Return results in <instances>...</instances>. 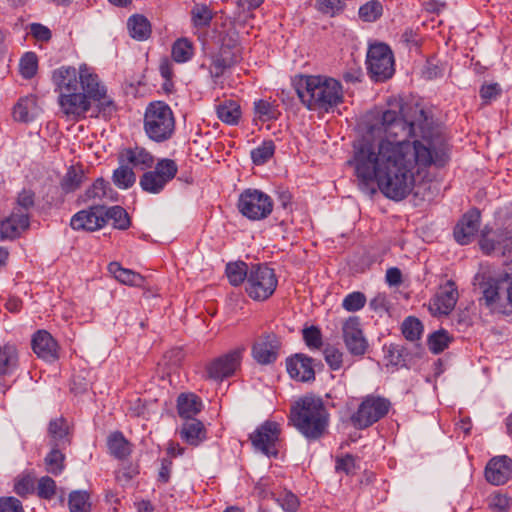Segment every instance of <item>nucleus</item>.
<instances>
[{
    "label": "nucleus",
    "mask_w": 512,
    "mask_h": 512,
    "mask_svg": "<svg viewBox=\"0 0 512 512\" xmlns=\"http://www.w3.org/2000/svg\"><path fill=\"white\" fill-rule=\"evenodd\" d=\"M411 118L386 110L354 145L357 178L364 184L375 181L381 193L400 201L413 190L415 177L432 164L447 161L444 148H436L432 118L424 109L411 107Z\"/></svg>",
    "instance_id": "obj_1"
},
{
    "label": "nucleus",
    "mask_w": 512,
    "mask_h": 512,
    "mask_svg": "<svg viewBox=\"0 0 512 512\" xmlns=\"http://www.w3.org/2000/svg\"><path fill=\"white\" fill-rule=\"evenodd\" d=\"M51 80L58 93L60 111L70 121L85 119L93 107L96 115L108 116L116 111L106 85L87 63L78 68L63 65L52 72Z\"/></svg>",
    "instance_id": "obj_2"
},
{
    "label": "nucleus",
    "mask_w": 512,
    "mask_h": 512,
    "mask_svg": "<svg viewBox=\"0 0 512 512\" xmlns=\"http://www.w3.org/2000/svg\"><path fill=\"white\" fill-rule=\"evenodd\" d=\"M301 103L309 110L329 112L343 101L339 81L320 75H302L294 83Z\"/></svg>",
    "instance_id": "obj_3"
},
{
    "label": "nucleus",
    "mask_w": 512,
    "mask_h": 512,
    "mask_svg": "<svg viewBox=\"0 0 512 512\" xmlns=\"http://www.w3.org/2000/svg\"><path fill=\"white\" fill-rule=\"evenodd\" d=\"M290 422L308 440L321 438L329 424V413L323 400L305 395L291 407Z\"/></svg>",
    "instance_id": "obj_4"
},
{
    "label": "nucleus",
    "mask_w": 512,
    "mask_h": 512,
    "mask_svg": "<svg viewBox=\"0 0 512 512\" xmlns=\"http://www.w3.org/2000/svg\"><path fill=\"white\" fill-rule=\"evenodd\" d=\"M175 118L168 104L162 101L150 103L144 114V130L153 141L161 143L171 138Z\"/></svg>",
    "instance_id": "obj_5"
},
{
    "label": "nucleus",
    "mask_w": 512,
    "mask_h": 512,
    "mask_svg": "<svg viewBox=\"0 0 512 512\" xmlns=\"http://www.w3.org/2000/svg\"><path fill=\"white\" fill-rule=\"evenodd\" d=\"M391 407V402L382 396L370 394L364 397L350 420L359 430L366 429L385 417Z\"/></svg>",
    "instance_id": "obj_6"
},
{
    "label": "nucleus",
    "mask_w": 512,
    "mask_h": 512,
    "mask_svg": "<svg viewBox=\"0 0 512 512\" xmlns=\"http://www.w3.org/2000/svg\"><path fill=\"white\" fill-rule=\"evenodd\" d=\"M366 64L368 73L375 82L386 81L394 75V56L387 44L375 43L370 45Z\"/></svg>",
    "instance_id": "obj_7"
},
{
    "label": "nucleus",
    "mask_w": 512,
    "mask_h": 512,
    "mask_svg": "<svg viewBox=\"0 0 512 512\" xmlns=\"http://www.w3.org/2000/svg\"><path fill=\"white\" fill-rule=\"evenodd\" d=\"M274 270L266 265H252L246 282V292L254 300L268 299L277 287Z\"/></svg>",
    "instance_id": "obj_8"
},
{
    "label": "nucleus",
    "mask_w": 512,
    "mask_h": 512,
    "mask_svg": "<svg viewBox=\"0 0 512 512\" xmlns=\"http://www.w3.org/2000/svg\"><path fill=\"white\" fill-rule=\"evenodd\" d=\"M239 212L249 220H262L267 218L273 210L271 197L257 189H246L238 198Z\"/></svg>",
    "instance_id": "obj_9"
},
{
    "label": "nucleus",
    "mask_w": 512,
    "mask_h": 512,
    "mask_svg": "<svg viewBox=\"0 0 512 512\" xmlns=\"http://www.w3.org/2000/svg\"><path fill=\"white\" fill-rule=\"evenodd\" d=\"M153 167V170L143 173L140 177L139 185L147 193L159 194L174 179L178 172V166L174 160L164 158L158 160Z\"/></svg>",
    "instance_id": "obj_10"
},
{
    "label": "nucleus",
    "mask_w": 512,
    "mask_h": 512,
    "mask_svg": "<svg viewBox=\"0 0 512 512\" xmlns=\"http://www.w3.org/2000/svg\"><path fill=\"white\" fill-rule=\"evenodd\" d=\"M506 280V278L494 276L489 268H481L473 279L475 290L481 294L480 303L492 311L496 310L501 300V285Z\"/></svg>",
    "instance_id": "obj_11"
},
{
    "label": "nucleus",
    "mask_w": 512,
    "mask_h": 512,
    "mask_svg": "<svg viewBox=\"0 0 512 512\" xmlns=\"http://www.w3.org/2000/svg\"><path fill=\"white\" fill-rule=\"evenodd\" d=\"M280 426L274 421H265L253 433L250 434V441L256 451L268 457H275L278 454L276 444L280 436Z\"/></svg>",
    "instance_id": "obj_12"
},
{
    "label": "nucleus",
    "mask_w": 512,
    "mask_h": 512,
    "mask_svg": "<svg viewBox=\"0 0 512 512\" xmlns=\"http://www.w3.org/2000/svg\"><path fill=\"white\" fill-rule=\"evenodd\" d=\"M245 347H237L228 353L214 359L207 365L206 372L209 379L222 381L230 377L239 367Z\"/></svg>",
    "instance_id": "obj_13"
},
{
    "label": "nucleus",
    "mask_w": 512,
    "mask_h": 512,
    "mask_svg": "<svg viewBox=\"0 0 512 512\" xmlns=\"http://www.w3.org/2000/svg\"><path fill=\"white\" fill-rule=\"evenodd\" d=\"M480 247L486 254L496 253L501 256L512 253V217L508 218L503 229L496 231L491 237L483 235Z\"/></svg>",
    "instance_id": "obj_14"
},
{
    "label": "nucleus",
    "mask_w": 512,
    "mask_h": 512,
    "mask_svg": "<svg viewBox=\"0 0 512 512\" xmlns=\"http://www.w3.org/2000/svg\"><path fill=\"white\" fill-rule=\"evenodd\" d=\"M280 341L274 332H264L252 345V356L262 365L276 361L280 349Z\"/></svg>",
    "instance_id": "obj_15"
},
{
    "label": "nucleus",
    "mask_w": 512,
    "mask_h": 512,
    "mask_svg": "<svg viewBox=\"0 0 512 512\" xmlns=\"http://www.w3.org/2000/svg\"><path fill=\"white\" fill-rule=\"evenodd\" d=\"M343 339L348 351L355 356L363 355L368 347L362 329L360 320L357 316L349 317L342 327Z\"/></svg>",
    "instance_id": "obj_16"
},
{
    "label": "nucleus",
    "mask_w": 512,
    "mask_h": 512,
    "mask_svg": "<svg viewBox=\"0 0 512 512\" xmlns=\"http://www.w3.org/2000/svg\"><path fill=\"white\" fill-rule=\"evenodd\" d=\"M106 224L104 217V206L96 205L88 210L77 212L70 221V226L74 230L95 231Z\"/></svg>",
    "instance_id": "obj_17"
},
{
    "label": "nucleus",
    "mask_w": 512,
    "mask_h": 512,
    "mask_svg": "<svg viewBox=\"0 0 512 512\" xmlns=\"http://www.w3.org/2000/svg\"><path fill=\"white\" fill-rule=\"evenodd\" d=\"M313 359L305 354L298 353L286 360V369L290 377L299 382H312L315 380Z\"/></svg>",
    "instance_id": "obj_18"
},
{
    "label": "nucleus",
    "mask_w": 512,
    "mask_h": 512,
    "mask_svg": "<svg viewBox=\"0 0 512 512\" xmlns=\"http://www.w3.org/2000/svg\"><path fill=\"white\" fill-rule=\"evenodd\" d=\"M31 344L34 353L46 362H55L60 357L57 341L46 330L37 331L32 337Z\"/></svg>",
    "instance_id": "obj_19"
},
{
    "label": "nucleus",
    "mask_w": 512,
    "mask_h": 512,
    "mask_svg": "<svg viewBox=\"0 0 512 512\" xmlns=\"http://www.w3.org/2000/svg\"><path fill=\"white\" fill-rule=\"evenodd\" d=\"M480 212L472 209L465 213L454 229V238L461 245L469 244L477 234L480 226Z\"/></svg>",
    "instance_id": "obj_20"
},
{
    "label": "nucleus",
    "mask_w": 512,
    "mask_h": 512,
    "mask_svg": "<svg viewBox=\"0 0 512 512\" xmlns=\"http://www.w3.org/2000/svg\"><path fill=\"white\" fill-rule=\"evenodd\" d=\"M512 473V460L506 456L493 457L485 467V478L492 485H503Z\"/></svg>",
    "instance_id": "obj_21"
},
{
    "label": "nucleus",
    "mask_w": 512,
    "mask_h": 512,
    "mask_svg": "<svg viewBox=\"0 0 512 512\" xmlns=\"http://www.w3.org/2000/svg\"><path fill=\"white\" fill-rule=\"evenodd\" d=\"M458 300V290L455 283L447 281L433 298L430 308L434 314L448 315L455 307Z\"/></svg>",
    "instance_id": "obj_22"
},
{
    "label": "nucleus",
    "mask_w": 512,
    "mask_h": 512,
    "mask_svg": "<svg viewBox=\"0 0 512 512\" xmlns=\"http://www.w3.org/2000/svg\"><path fill=\"white\" fill-rule=\"evenodd\" d=\"M154 156L145 148L140 146L123 149L119 153V163L128 164L133 169L147 170L154 166Z\"/></svg>",
    "instance_id": "obj_23"
},
{
    "label": "nucleus",
    "mask_w": 512,
    "mask_h": 512,
    "mask_svg": "<svg viewBox=\"0 0 512 512\" xmlns=\"http://www.w3.org/2000/svg\"><path fill=\"white\" fill-rule=\"evenodd\" d=\"M30 220L29 214L22 212L13 211L9 217L3 220L0 224L1 238L4 239H15L21 235V233L29 228Z\"/></svg>",
    "instance_id": "obj_24"
},
{
    "label": "nucleus",
    "mask_w": 512,
    "mask_h": 512,
    "mask_svg": "<svg viewBox=\"0 0 512 512\" xmlns=\"http://www.w3.org/2000/svg\"><path fill=\"white\" fill-rule=\"evenodd\" d=\"M179 436L187 444L196 447L207 439V431L201 421L188 419L182 424Z\"/></svg>",
    "instance_id": "obj_25"
},
{
    "label": "nucleus",
    "mask_w": 512,
    "mask_h": 512,
    "mask_svg": "<svg viewBox=\"0 0 512 512\" xmlns=\"http://www.w3.org/2000/svg\"><path fill=\"white\" fill-rule=\"evenodd\" d=\"M37 98L34 95H28L18 100L13 108V117L19 122H30L39 113Z\"/></svg>",
    "instance_id": "obj_26"
},
{
    "label": "nucleus",
    "mask_w": 512,
    "mask_h": 512,
    "mask_svg": "<svg viewBox=\"0 0 512 512\" xmlns=\"http://www.w3.org/2000/svg\"><path fill=\"white\" fill-rule=\"evenodd\" d=\"M202 409V402L198 396L195 394H180L177 399V410L178 414L181 418L195 419V415H197Z\"/></svg>",
    "instance_id": "obj_27"
},
{
    "label": "nucleus",
    "mask_w": 512,
    "mask_h": 512,
    "mask_svg": "<svg viewBox=\"0 0 512 512\" xmlns=\"http://www.w3.org/2000/svg\"><path fill=\"white\" fill-rule=\"evenodd\" d=\"M108 271L117 281L125 285L140 287L145 281L142 275L123 268L118 262H111L108 265Z\"/></svg>",
    "instance_id": "obj_28"
},
{
    "label": "nucleus",
    "mask_w": 512,
    "mask_h": 512,
    "mask_svg": "<svg viewBox=\"0 0 512 512\" xmlns=\"http://www.w3.org/2000/svg\"><path fill=\"white\" fill-rule=\"evenodd\" d=\"M127 28L133 39L138 41L147 40L152 32L149 20L143 15H133L128 19Z\"/></svg>",
    "instance_id": "obj_29"
},
{
    "label": "nucleus",
    "mask_w": 512,
    "mask_h": 512,
    "mask_svg": "<svg viewBox=\"0 0 512 512\" xmlns=\"http://www.w3.org/2000/svg\"><path fill=\"white\" fill-rule=\"evenodd\" d=\"M60 447L58 443L52 444L51 451L44 458L46 471L54 476L60 475L65 469V455Z\"/></svg>",
    "instance_id": "obj_30"
},
{
    "label": "nucleus",
    "mask_w": 512,
    "mask_h": 512,
    "mask_svg": "<svg viewBox=\"0 0 512 512\" xmlns=\"http://www.w3.org/2000/svg\"><path fill=\"white\" fill-rule=\"evenodd\" d=\"M194 45L188 38H178L172 45L171 56L177 63H185L192 59Z\"/></svg>",
    "instance_id": "obj_31"
},
{
    "label": "nucleus",
    "mask_w": 512,
    "mask_h": 512,
    "mask_svg": "<svg viewBox=\"0 0 512 512\" xmlns=\"http://www.w3.org/2000/svg\"><path fill=\"white\" fill-rule=\"evenodd\" d=\"M107 446L111 455L117 459H124L130 454L128 441L121 432H113L107 440Z\"/></svg>",
    "instance_id": "obj_32"
},
{
    "label": "nucleus",
    "mask_w": 512,
    "mask_h": 512,
    "mask_svg": "<svg viewBox=\"0 0 512 512\" xmlns=\"http://www.w3.org/2000/svg\"><path fill=\"white\" fill-rule=\"evenodd\" d=\"M18 365V351L15 345L6 344L0 347V374L13 371Z\"/></svg>",
    "instance_id": "obj_33"
},
{
    "label": "nucleus",
    "mask_w": 512,
    "mask_h": 512,
    "mask_svg": "<svg viewBox=\"0 0 512 512\" xmlns=\"http://www.w3.org/2000/svg\"><path fill=\"white\" fill-rule=\"evenodd\" d=\"M48 433L53 443H58V446H64L69 444L70 441L68 436V424L64 418H56L50 421L48 427Z\"/></svg>",
    "instance_id": "obj_34"
},
{
    "label": "nucleus",
    "mask_w": 512,
    "mask_h": 512,
    "mask_svg": "<svg viewBox=\"0 0 512 512\" xmlns=\"http://www.w3.org/2000/svg\"><path fill=\"white\" fill-rule=\"evenodd\" d=\"M70 512H91L90 494L84 490H74L69 494Z\"/></svg>",
    "instance_id": "obj_35"
},
{
    "label": "nucleus",
    "mask_w": 512,
    "mask_h": 512,
    "mask_svg": "<svg viewBox=\"0 0 512 512\" xmlns=\"http://www.w3.org/2000/svg\"><path fill=\"white\" fill-rule=\"evenodd\" d=\"M218 118L229 125L238 123L241 117L240 106L234 101H227L217 107Z\"/></svg>",
    "instance_id": "obj_36"
},
{
    "label": "nucleus",
    "mask_w": 512,
    "mask_h": 512,
    "mask_svg": "<svg viewBox=\"0 0 512 512\" xmlns=\"http://www.w3.org/2000/svg\"><path fill=\"white\" fill-rule=\"evenodd\" d=\"M382 15L383 5L378 0H370L361 5L358 10V16L363 22H376L382 17Z\"/></svg>",
    "instance_id": "obj_37"
},
{
    "label": "nucleus",
    "mask_w": 512,
    "mask_h": 512,
    "mask_svg": "<svg viewBox=\"0 0 512 512\" xmlns=\"http://www.w3.org/2000/svg\"><path fill=\"white\" fill-rule=\"evenodd\" d=\"M250 269L243 261L231 262L226 265V275L231 285L238 286L248 279Z\"/></svg>",
    "instance_id": "obj_38"
},
{
    "label": "nucleus",
    "mask_w": 512,
    "mask_h": 512,
    "mask_svg": "<svg viewBox=\"0 0 512 512\" xmlns=\"http://www.w3.org/2000/svg\"><path fill=\"white\" fill-rule=\"evenodd\" d=\"M112 179L118 188L128 189L134 185L136 176L132 167L128 164H120V166L114 170Z\"/></svg>",
    "instance_id": "obj_39"
},
{
    "label": "nucleus",
    "mask_w": 512,
    "mask_h": 512,
    "mask_svg": "<svg viewBox=\"0 0 512 512\" xmlns=\"http://www.w3.org/2000/svg\"><path fill=\"white\" fill-rule=\"evenodd\" d=\"M104 217H106V222L112 220L113 226L120 230L128 229L131 224L128 213L121 206H113L108 209L104 208Z\"/></svg>",
    "instance_id": "obj_40"
},
{
    "label": "nucleus",
    "mask_w": 512,
    "mask_h": 512,
    "mask_svg": "<svg viewBox=\"0 0 512 512\" xmlns=\"http://www.w3.org/2000/svg\"><path fill=\"white\" fill-rule=\"evenodd\" d=\"M191 20L195 27L206 28L213 19V12L206 4H195L191 9Z\"/></svg>",
    "instance_id": "obj_41"
},
{
    "label": "nucleus",
    "mask_w": 512,
    "mask_h": 512,
    "mask_svg": "<svg viewBox=\"0 0 512 512\" xmlns=\"http://www.w3.org/2000/svg\"><path fill=\"white\" fill-rule=\"evenodd\" d=\"M84 179V173L80 168L70 167L61 181L64 192L70 193L77 190Z\"/></svg>",
    "instance_id": "obj_42"
},
{
    "label": "nucleus",
    "mask_w": 512,
    "mask_h": 512,
    "mask_svg": "<svg viewBox=\"0 0 512 512\" xmlns=\"http://www.w3.org/2000/svg\"><path fill=\"white\" fill-rule=\"evenodd\" d=\"M401 330L405 339L413 342L420 339L423 325L418 318L409 316L403 321Z\"/></svg>",
    "instance_id": "obj_43"
},
{
    "label": "nucleus",
    "mask_w": 512,
    "mask_h": 512,
    "mask_svg": "<svg viewBox=\"0 0 512 512\" xmlns=\"http://www.w3.org/2000/svg\"><path fill=\"white\" fill-rule=\"evenodd\" d=\"M274 152V142L272 140H266L251 151V158L255 165H263L274 155Z\"/></svg>",
    "instance_id": "obj_44"
},
{
    "label": "nucleus",
    "mask_w": 512,
    "mask_h": 512,
    "mask_svg": "<svg viewBox=\"0 0 512 512\" xmlns=\"http://www.w3.org/2000/svg\"><path fill=\"white\" fill-rule=\"evenodd\" d=\"M451 342L449 333L443 329L432 333L428 338V347L434 354H439L448 348Z\"/></svg>",
    "instance_id": "obj_45"
},
{
    "label": "nucleus",
    "mask_w": 512,
    "mask_h": 512,
    "mask_svg": "<svg viewBox=\"0 0 512 512\" xmlns=\"http://www.w3.org/2000/svg\"><path fill=\"white\" fill-rule=\"evenodd\" d=\"M38 69V58L34 52H26L20 59L19 72L25 79L35 76Z\"/></svg>",
    "instance_id": "obj_46"
},
{
    "label": "nucleus",
    "mask_w": 512,
    "mask_h": 512,
    "mask_svg": "<svg viewBox=\"0 0 512 512\" xmlns=\"http://www.w3.org/2000/svg\"><path fill=\"white\" fill-rule=\"evenodd\" d=\"M346 7L344 0H316L315 8L320 13L329 17H335L344 11Z\"/></svg>",
    "instance_id": "obj_47"
},
{
    "label": "nucleus",
    "mask_w": 512,
    "mask_h": 512,
    "mask_svg": "<svg viewBox=\"0 0 512 512\" xmlns=\"http://www.w3.org/2000/svg\"><path fill=\"white\" fill-rule=\"evenodd\" d=\"M255 116L263 121H270L277 118V109L267 100H257L254 102Z\"/></svg>",
    "instance_id": "obj_48"
},
{
    "label": "nucleus",
    "mask_w": 512,
    "mask_h": 512,
    "mask_svg": "<svg viewBox=\"0 0 512 512\" xmlns=\"http://www.w3.org/2000/svg\"><path fill=\"white\" fill-rule=\"evenodd\" d=\"M111 190L109 183L104 179H97L91 187H89L84 195V201L93 199H103L107 196V191Z\"/></svg>",
    "instance_id": "obj_49"
},
{
    "label": "nucleus",
    "mask_w": 512,
    "mask_h": 512,
    "mask_svg": "<svg viewBox=\"0 0 512 512\" xmlns=\"http://www.w3.org/2000/svg\"><path fill=\"white\" fill-rule=\"evenodd\" d=\"M366 297L362 292H352L345 296L342 307L349 312H356L365 306Z\"/></svg>",
    "instance_id": "obj_50"
},
{
    "label": "nucleus",
    "mask_w": 512,
    "mask_h": 512,
    "mask_svg": "<svg viewBox=\"0 0 512 512\" xmlns=\"http://www.w3.org/2000/svg\"><path fill=\"white\" fill-rule=\"evenodd\" d=\"M37 494L40 498L50 500L56 494V483L49 476H43L38 480Z\"/></svg>",
    "instance_id": "obj_51"
},
{
    "label": "nucleus",
    "mask_w": 512,
    "mask_h": 512,
    "mask_svg": "<svg viewBox=\"0 0 512 512\" xmlns=\"http://www.w3.org/2000/svg\"><path fill=\"white\" fill-rule=\"evenodd\" d=\"M211 65H210V75L212 78L217 79L220 78L226 69L231 68L233 65V61H228L227 58H223L219 56L218 54H215L211 58Z\"/></svg>",
    "instance_id": "obj_52"
},
{
    "label": "nucleus",
    "mask_w": 512,
    "mask_h": 512,
    "mask_svg": "<svg viewBox=\"0 0 512 512\" xmlns=\"http://www.w3.org/2000/svg\"><path fill=\"white\" fill-rule=\"evenodd\" d=\"M303 339L311 349H319L322 346V334L316 326L303 329Z\"/></svg>",
    "instance_id": "obj_53"
},
{
    "label": "nucleus",
    "mask_w": 512,
    "mask_h": 512,
    "mask_svg": "<svg viewBox=\"0 0 512 512\" xmlns=\"http://www.w3.org/2000/svg\"><path fill=\"white\" fill-rule=\"evenodd\" d=\"M324 358L332 370H338L343 364V353L333 346H327L324 349Z\"/></svg>",
    "instance_id": "obj_54"
},
{
    "label": "nucleus",
    "mask_w": 512,
    "mask_h": 512,
    "mask_svg": "<svg viewBox=\"0 0 512 512\" xmlns=\"http://www.w3.org/2000/svg\"><path fill=\"white\" fill-rule=\"evenodd\" d=\"M276 501L286 512H295L299 507V500L297 496L289 491L280 493L277 496Z\"/></svg>",
    "instance_id": "obj_55"
},
{
    "label": "nucleus",
    "mask_w": 512,
    "mask_h": 512,
    "mask_svg": "<svg viewBox=\"0 0 512 512\" xmlns=\"http://www.w3.org/2000/svg\"><path fill=\"white\" fill-rule=\"evenodd\" d=\"M35 194L30 190H23L19 193L17 197V206L13 211L15 212H25L29 214V210L34 207L35 204Z\"/></svg>",
    "instance_id": "obj_56"
},
{
    "label": "nucleus",
    "mask_w": 512,
    "mask_h": 512,
    "mask_svg": "<svg viewBox=\"0 0 512 512\" xmlns=\"http://www.w3.org/2000/svg\"><path fill=\"white\" fill-rule=\"evenodd\" d=\"M357 468L356 458L351 454H346L336 460L335 469L337 472H344L345 474L350 475L355 473Z\"/></svg>",
    "instance_id": "obj_57"
},
{
    "label": "nucleus",
    "mask_w": 512,
    "mask_h": 512,
    "mask_svg": "<svg viewBox=\"0 0 512 512\" xmlns=\"http://www.w3.org/2000/svg\"><path fill=\"white\" fill-rule=\"evenodd\" d=\"M220 48L231 50L232 52L241 53V46L238 40V35L235 31H229L221 35Z\"/></svg>",
    "instance_id": "obj_58"
},
{
    "label": "nucleus",
    "mask_w": 512,
    "mask_h": 512,
    "mask_svg": "<svg viewBox=\"0 0 512 512\" xmlns=\"http://www.w3.org/2000/svg\"><path fill=\"white\" fill-rule=\"evenodd\" d=\"M0 512H25L20 500L15 497H0Z\"/></svg>",
    "instance_id": "obj_59"
},
{
    "label": "nucleus",
    "mask_w": 512,
    "mask_h": 512,
    "mask_svg": "<svg viewBox=\"0 0 512 512\" xmlns=\"http://www.w3.org/2000/svg\"><path fill=\"white\" fill-rule=\"evenodd\" d=\"M15 492L20 496L30 494L34 490V480L30 476H24L17 480L14 485Z\"/></svg>",
    "instance_id": "obj_60"
},
{
    "label": "nucleus",
    "mask_w": 512,
    "mask_h": 512,
    "mask_svg": "<svg viewBox=\"0 0 512 512\" xmlns=\"http://www.w3.org/2000/svg\"><path fill=\"white\" fill-rule=\"evenodd\" d=\"M501 93V88L497 83L483 85L480 89V97L488 103L495 100Z\"/></svg>",
    "instance_id": "obj_61"
},
{
    "label": "nucleus",
    "mask_w": 512,
    "mask_h": 512,
    "mask_svg": "<svg viewBox=\"0 0 512 512\" xmlns=\"http://www.w3.org/2000/svg\"><path fill=\"white\" fill-rule=\"evenodd\" d=\"M159 72L165 79L164 88L166 89L168 84H171L174 75L173 64L167 57H164L160 60Z\"/></svg>",
    "instance_id": "obj_62"
},
{
    "label": "nucleus",
    "mask_w": 512,
    "mask_h": 512,
    "mask_svg": "<svg viewBox=\"0 0 512 512\" xmlns=\"http://www.w3.org/2000/svg\"><path fill=\"white\" fill-rule=\"evenodd\" d=\"M30 32L33 37L39 41H48L51 38V31L46 26L39 23L31 24Z\"/></svg>",
    "instance_id": "obj_63"
},
{
    "label": "nucleus",
    "mask_w": 512,
    "mask_h": 512,
    "mask_svg": "<svg viewBox=\"0 0 512 512\" xmlns=\"http://www.w3.org/2000/svg\"><path fill=\"white\" fill-rule=\"evenodd\" d=\"M491 508L506 512L509 508V498L504 494H494L489 502Z\"/></svg>",
    "instance_id": "obj_64"
}]
</instances>
